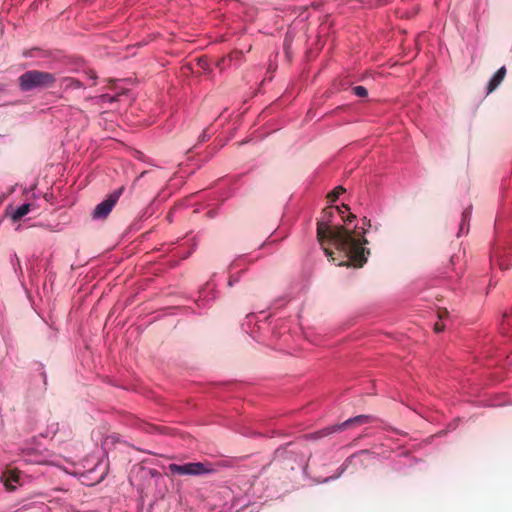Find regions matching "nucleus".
<instances>
[{
	"label": "nucleus",
	"instance_id": "nucleus-21",
	"mask_svg": "<svg viewBox=\"0 0 512 512\" xmlns=\"http://www.w3.org/2000/svg\"><path fill=\"white\" fill-rule=\"evenodd\" d=\"M86 75L89 78V80H91L90 85H94L95 80L97 79V75L95 74V72L90 70V71L86 72Z\"/></svg>",
	"mask_w": 512,
	"mask_h": 512
},
{
	"label": "nucleus",
	"instance_id": "nucleus-23",
	"mask_svg": "<svg viewBox=\"0 0 512 512\" xmlns=\"http://www.w3.org/2000/svg\"><path fill=\"white\" fill-rule=\"evenodd\" d=\"M240 55H241V53H240V52H234V53H232V54L230 55L229 60L231 61L233 57H238V56H240Z\"/></svg>",
	"mask_w": 512,
	"mask_h": 512
},
{
	"label": "nucleus",
	"instance_id": "nucleus-11",
	"mask_svg": "<svg viewBox=\"0 0 512 512\" xmlns=\"http://www.w3.org/2000/svg\"><path fill=\"white\" fill-rule=\"evenodd\" d=\"M31 207L32 205L30 203H24L19 207L8 209L7 215L13 222H17L31 211Z\"/></svg>",
	"mask_w": 512,
	"mask_h": 512
},
{
	"label": "nucleus",
	"instance_id": "nucleus-9",
	"mask_svg": "<svg viewBox=\"0 0 512 512\" xmlns=\"http://www.w3.org/2000/svg\"><path fill=\"white\" fill-rule=\"evenodd\" d=\"M59 434L58 440L64 441L68 436L71 435V431L66 428H59V424L57 422H49L44 431L40 432V435L44 438H54Z\"/></svg>",
	"mask_w": 512,
	"mask_h": 512
},
{
	"label": "nucleus",
	"instance_id": "nucleus-22",
	"mask_svg": "<svg viewBox=\"0 0 512 512\" xmlns=\"http://www.w3.org/2000/svg\"><path fill=\"white\" fill-rule=\"evenodd\" d=\"M434 330H435L436 332H441V331H443V330H444V325H443V324H440V323H438V322H437V323H435V325H434Z\"/></svg>",
	"mask_w": 512,
	"mask_h": 512
},
{
	"label": "nucleus",
	"instance_id": "nucleus-19",
	"mask_svg": "<svg viewBox=\"0 0 512 512\" xmlns=\"http://www.w3.org/2000/svg\"><path fill=\"white\" fill-rule=\"evenodd\" d=\"M343 192H344V189H343L342 187H340V186H339V187H336V188H335V189H334V190L329 194V196H328V197H329L330 201H333V202H334V201H336V200H337V198L339 197V195H340L341 193H343Z\"/></svg>",
	"mask_w": 512,
	"mask_h": 512
},
{
	"label": "nucleus",
	"instance_id": "nucleus-24",
	"mask_svg": "<svg viewBox=\"0 0 512 512\" xmlns=\"http://www.w3.org/2000/svg\"><path fill=\"white\" fill-rule=\"evenodd\" d=\"M175 212V210H172L170 211L169 215H168V218L169 220L171 221L172 220V214Z\"/></svg>",
	"mask_w": 512,
	"mask_h": 512
},
{
	"label": "nucleus",
	"instance_id": "nucleus-28",
	"mask_svg": "<svg viewBox=\"0 0 512 512\" xmlns=\"http://www.w3.org/2000/svg\"><path fill=\"white\" fill-rule=\"evenodd\" d=\"M280 328L286 330V326L284 324L280 325Z\"/></svg>",
	"mask_w": 512,
	"mask_h": 512
},
{
	"label": "nucleus",
	"instance_id": "nucleus-17",
	"mask_svg": "<svg viewBox=\"0 0 512 512\" xmlns=\"http://www.w3.org/2000/svg\"><path fill=\"white\" fill-rule=\"evenodd\" d=\"M118 97H120V94H116L115 96H112L110 94H103V95H100L97 98V100H98V102H102V103H105V102L112 103L114 101H117Z\"/></svg>",
	"mask_w": 512,
	"mask_h": 512
},
{
	"label": "nucleus",
	"instance_id": "nucleus-18",
	"mask_svg": "<svg viewBox=\"0 0 512 512\" xmlns=\"http://www.w3.org/2000/svg\"><path fill=\"white\" fill-rule=\"evenodd\" d=\"M352 91L357 97H365L368 94L367 89L363 86H355Z\"/></svg>",
	"mask_w": 512,
	"mask_h": 512
},
{
	"label": "nucleus",
	"instance_id": "nucleus-12",
	"mask_svg": "<svg viewBox=\"0 0 512 512\" xmlns=\"http://www.w3.org/2000/svg\"><path fill=\"white\" fill-rule=\"evenodd\" d=\"M245 259L243 257H239L235 259L228 267L229 272V279H228V286L232 287L235 283L239 281V276L234 274L233 272L237 269L243 270Z\"/></svg>",
	"mask_w": 512,
	"mask_h": 512
},
{
	"label": "nucleus",
	"instance_id": "nucleus-10",
	"mask_svg": "<svg viewBox=\"0 0 512 512\" xmlns=\"http://www.w3.org/2000/svg\"><path fill=\"white\" fill-rule=\"evenodd\" d=\"M1 480L4 483V486L7 490H14L16 488L15 484L20 483V472L13 469H8L3 472Z\"/></svg>",
	"mask_w": 512,
	"mask_h": 512
},
{
	"label": "nucleus",
	"instance_id": "nucleus-4",
	"mask_svg": "<svg viewBox=\"0 0 512 512\" xmlns=\"http://www.w3.org/2000/svg\"><path fill=\"white\" fill-rule=\"evenodd\" d=\"M267 316L261 312L259 314H249L243 323V329L256 340L262 339L263 331L269 326Z\"/></svg>",
	"mask_w": 512,
	"mask_h": 512
},
{
	"label": "nucleus",
	"instance_id": "nucleus-5",
	"mask_svg": "<svg viewBox=\"0 0 512 512\" xmlns=\"http://www.w3.org/2000/svg\"><path fill=\"white\" fill-rule=\"evenodd\" d=\"M491 263H497L501 270H507L512 264V248L496 245L491 255Z\"/></svg>",
	"mask_w": 512,
	"mask_h": 512
},
{
	"label": "nucleus",
	"instance_id": "nucleus-6",
	"mask_svg": "<svg viewBox=\"0 0 512 512\" xmlns=\"http://www.w3.org/2000/svg\"><path fill=\"white\" fill-rule=\"evenodd\" d=\"M367 419H368L367 416L359 415V416H356L354 418H351V419H348V420L344 421L340 425L330 426V427L324 428V429H322L320 431H317L315 433H311V434H309L307 436V438H309V439H319V438L325 437V436H327V435H329L331 433H334L336 431L343 430V429H345L346 427H348L352 423H358V424L366 423Z\"/></svg>",
	"mask_w": 512,
	"mask_h": 512
},
{
	"label": "nucleus",
	"instance_id": "nucleus-15",
	"mask_svg": "<svg viewBox=\"0 0 512 512\" xmlns=\"http://www.w3.org/2000/svg\"><path fill=\"white\" fill-rule=\"evenodd\" d=\"M83 86L82 82L72 77H64L60 81V87L64 90L79 89Z\"/></svg>",
	"mask_w": 512,
	"mask_h": 512
},
{
	"label": "nucleus",
	"instance_id": "nucleus-16",
	"mask_svg": "<svg viewBox=\"0 0 512 512\" xmlns=\"http://www.w3.org/2000/svg\"><path fill=\"white\" fill-rule=\"evenodd\" d=\"M502 329L506 332L512 329V309L503 315Z\"/></svg>",
	"mask_w": 512,
	"mask_h": 512
},
{
	"label": "nucleus",
	"instance_id": "nucleus-3",
	"mask_svg": "<svg viewBox=\"0 0 512 512\" xmlns=\"http://www.w3.org/2000/svg\"><path fill=\"white\" fill-rule=\"evenodd\" d=\"M168 470L172 475L180 476H198L209 474L213 472V468L210 464H204L201 462H189L184 464H169Z\"/></svg>",
	"mask_w": 512,
	"mask_h": 512
},
{
	"label": "nucleus",
	"instance_id": "nucleus-2",
	"mask_svg": "<svg viewBox=\"0 0 512 512\" xmlns=\"http://www.w3.org/2000/svg\"><path fill=\"white\" fill-rule=\"evenodd\" d=\"M56 77L49 72L29 70L19 77V87L22 91L51 88Z\"/></svg>",
	"mask_w": 512,
	"mask_h": 512
},
{
	"label": "nucleus",
	"instance_id": "nucleus-13",
	"mask_svg": "<svg viewBox=\"0 0 512 512\" xmlns=\"http://www.w3.org/2000/svg\"><path fill=\"white\" fill-rule=\"evenodd\" d=\"M24 460L28 463H34V464H44L47 463L46 460H44L43 456L36 450V449H30L26 448L22 450Z\"/></svg>",
	"mask_w": 512,
	"mask_h": 512
},
{
	"label": "nucleus",
	"instance_id": "nucleus-25",
	"mask_svg": "<svg viewBox=\"0 0 512 512\" xmlns=\"http://www.w3.org/2000/svg\"><path fill=\"white\" fill-rule=\"evenodd\" d=\"M305 338H307L309 341H311V342H312V343H314V344H318V342H316V341H314V340L309 339V336H308L307 334H305Z\"/></svg>",
	"mask_w": 512,
	"mask_h": 512
},
{
	"label": "nucleus",
	"instance_id": "nucleus-1",
	"mask_svg": "<svg viewBox=\"0 0 512 512\" xmlns=\"http://www.w3.org/2000/svg\"><path fill=\"white\" fill-rule=\"evenodd\" d=\"M349 208L344 206H329L322 211V215L317 225V238L327 257L332 261L336 258L329 246H333L336 251L345 258L338 265L353 264L361 267L367 260L369 251L364 245L367 243L364 235L365 230L354 224L355 216L349 215L345 218V213Z\"/></svg>",
	"mask_w": 512,
	"mask_h": 512
},
{
	"label": "nucleus",
	"instance_id": "nucleus-14",
	"mask_svg": "<svg viewBox=\"0 0 512 512\" xmlns=\"http://www.w3.org/2000/svg\"><path fill=\"white\" fill-rule=\"evenodd\" d=\"M506 75V68L502 66L490 79L487 86V93L494 91L503 81Z\"/></svg>",
	"mask_w": 512,
	"mask_h": 512
},
{
	"label": "nucleus",
	"instance_id": "nucleus-26",
	"mask_svg": "<svg viewBox=\"0 0 512 512\" xmlns=\"http://www.w3.org/2000/svg\"><path fill=\"white\" fill-rule=\"evenodd\" d=\"M142 471H143L144 473H150V474L152 473V471H151V470L142 469Z\"/></svg>",
	"mask_w": 512,
	"mask_h": 512
},
{
	"label": "nucleus",
	"instance_id": "nucleus-20",
	"mask_svg": "<svg viewBox=\"0 0 512 512\" xmlns=\"http://www.w3.org/2000/svg\"><path fill=\"white\" fill-rule=\"evenodd\" d=\"M469 215H470V212L468 210H465L463 212V214H462V222H461V225H460V231H459L458 235H460L461 233L464 232L465 222L468 221Z\"/></svg>",
	"mask_w": 512,
	"mask_h": 512
},
{
	"label": "nucleus",
	"instance_id": "nucleus-8",
	"mask_svg": "<svg viewBox=\"0 0 512 512\" xmlns=\"http://www.w3.org/2000/svg\"><path fill=\"white\" fill-rule=\"evenodd\" d=\"M118 198L119 193H114L111 194L107 199L99 203L93 211V218L97 220L106 218L112 211L115 204L117 203Z\"/></svg>",
	"mask_w": 512,
	"mask_h": 512
},
{
	"label": "nucleus",
	"instance_id": "nucleus-7",
	"mask_svg": "<svg viewBox=\"0 0 512 512\" xmlns=\"http://www.w3.org/2000/svg\"><path fill=\"white\" fill-rule=\"evenodd\" d=\"M217 297L216 284L213 280L208 281L200 290L196 304L199 308H205Z\"/></svg>",
	"mask_w": 512,
	"mask_h": 512
},
{
	"label": "nucleus",
	"instance_id": "nucleus-27",
	"mask_svg": "<svg viewBox=\"0 0 512 512\" xmlns=\"http://www.w3.org/2000/svg\"><path fill=\"white\" fill-rule=\"evenodd\" d=\"M276 328H278L277 325L273 328V331H272V334H274V335L276 334V331H275Z\"/></svg>",
	"mask_w": 512,
	"mask_h": 512
}]
</instances>
